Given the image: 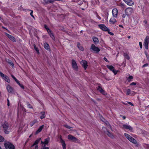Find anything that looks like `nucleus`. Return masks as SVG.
Listing matches in <instances>:
<instances>
[{"mask_svg": "<svg viewBox=\"0 0 149 149\" xmlns=\"http://www.w3.org/2000/svg\"><path fill=\"white\" fill-rule=\"evenodd\" d=\"M4 133L6 134H8L10 132V128L9 126V125L6 122H5L2 125Z\"/></svg>", "mask_w": 149, "mask_h": 149, "instance_id": "obj_1", "label": "nucleus"}, {"mask_svg": "<svg viewBox=\"0 0 149 149\" xmlns=\"http://www.w3.org/2000/svg\"><path fill=\"white\" fill-rule=\"evenodd\" d=\"M120 126L123 129L128 130L130 131H132L133 130L132 128L130 126L127 124H124L121 123L120 124Z\"/></svg>", "mask_w": 149, "mask_h": 149, "instance_id": "obj_2", "label": "nucleus"}, {"mask_svg": "<svg viewBox=\"0 0 149 149\" xmlns=\"http://www.w3.org/2000/svg\"><path fill=\"white\" fill-rule=\"evenodd\" d=\"M124 135L125 137L130 142L134 144L136 143V141L130 135L126 133H124Z\"/></svg>", "mask_w": 149, "mask_h": 149, "instance_id": "obj_3", "label": "nucleus"}, {"mask_svg": "<svg viewBox=\"0 0 149 149\" xmlns=\"http://www.w3.org/2000/svg\"><path fill=\"white\" fill-rule=\"evenodd\" d=\"M4 145L6 149H15L14 146L10 142H5Z\"/></svg>", "mask_w": 149, "mask_h": 149, "instance_id": "obj_4", "label": "nucleus"}, {"mask_svg": "<svg viewBox=\"0 0 149 149\" xmlns=\"http://www.w3.org/2000/svg\"><path fill=\"white\" fill-rule=\"evenodd\" d=\"M0 76L1 77L2 79L4 80L5 81L8 83L10 82V80L9 77L7 75L4 74L2 72L0 71Z\"/></svg>", "mask_w": 149, "mask_h": 149, "instance_id": "obj_5", "label": "nucleus"}, {"mask_svg": "<svg viewBox=\"0 0 149 149\" xmlns=\"http://www.w3.org/2000/svg\"><path fill=\"white\" fill-rule=\"evenodd\" d=\"M91 49L94 52L98 53L100 51V49L97 47L95 46L94 44H92L91 45Z\"/></svg>", "mask_w": 149, "mask_h": 149, "instance_id": "obj_6", "label": "nucleus"}, {"mask_svg": "<svg viewBox=\"0 0 149 149\" xmlns=\"http://www.w3.org/2000/svg\"><path fill=\"white\" fill-rule=\"evenodd\" d=\"M125 11L127 16H130L133 12L134 10L131 7H128L125 9Z\"/></svg>", "mask_w": 149, "mask_h": 149, "instance_id": "obj_7", "label": "nucleus"}, {"mask_svg": "<svg viewBox=\"0 0 149 149\" xmlns=\"http://www.w3.org/2000/svg\"><path fill=\"white\" fill-rule=\"evenodd\" d=\"M149 42V37L148 36H147L144 39L143 43V45L146 49H148Z\"/></svg>", "mask_w": 149, "mask_h": 149, "instance_id": "obj_8", "label": "nucleus"}, {"mask_svg": "<svg viewBox=\"0 0 149 149\" xmlns=\"http://www.w3.org/2000/svg\"><path fill=\"white\" fill-rule=\"evenodd\" d=\"M72 65L74 70L76 71H77L78 70V68L77 65V63L76 61L74 59H72Z\"/></svg>", "mask_w": 149, "mask_h": 149, "instance_id": "obj_9", "label": "nucleus"}, {"mask_svg": "<svg viewBox=\"0 0 149 149\" xmlns=\"http://www.w3.org/2000/svg\"><path fill=\"white\" fill-rule=\"evenodd\" d=\"M99 28L103 31H108L109 29L104 24H100L98 25Z\"/></svg>", "mask_w": 149, "mask_h": 149, "instance_id": "obj_10", "label": "nucleus"}, {"mask_svg": "<svg viewBox=\"0 0 149 149\" xmlns=\"http://www.w3.org/2000/svg\"><path fill=\"white\" fill-rule=\"evenodd\" d=\"M81 63L83 67L84 68L85 70H86L87 66H88L87 65V62L85 60H82Z\"/></svg>", "mask_w": 149, "mask_h": 149, "instance_id": "obj_11", "label": "nucleus"}, {"mask_svg": "<svg viewBox=\"0 0 149 149\" xmlns=\"http://www.w3.org/2000/svg\"><path fill=\"white\" fill-rule=\"evenodd\" d=\"M127 5L131 6L134 4V2L132 0H123Z\"/></svg>", "mask_w": 149, "mask_h": 149, "instance_id": "obj_12", "label": "nucleus"}, {"mask_svg": "<svg viewBox=\"0 0 149 149\" xmlns=\"http://www.w3.org/2000/svg\"><path fill=\"white\" fill-rule=\"evenodd\" d=\"M107 67L110 69L111 71H112L115 75H116L117 73V71L114 70V67L112 66L107 65Z\"/></svg>", "mask_w": 149, "mask_h": 149, "instance_id": "obj_13", "label": "nucleus"}, {"mask_svg": "<svg viewBox=\"0 0 149 149\" xmlns=\"http://www.w3.org/2000/svg\"><path fill=\"white\" fill-rule=\"evenodd\" d=\"M68 138L69 139H70L73 141L76 142L77 141V139L75 137L72 136L71 135H69L68 137Z\"/></svg>", "mask_w": 149, "mask_h": 149, "instance_id": "obj_14", "label": "nucleus"}, {"mask_svg": "<svg viewBox=\"0 0 149 149\" xmlns=\"http://www.w3.org/2000/svg\"><path fill=\"white\" fill-rule=\"evenodd\" d=\"M6 89L8 92L10 93H11L13 91V88H12L10 85L8 84H7L6 85Z\"/></svg>", "mask_w": 149, "mask_h": 149, "instance_id": "obj_15", "label": "nucleus"}, {"mask_svg": "<svg viewBox=\"0 0 149 149\" xmlns=\"http://www.w3.org/2000/svg\"><path fill=\"white\" fill-rule=\"evenodd\" d=\"M50 138L49 137H48L45 139V141H44V142L41 141V144H44L45 145L44 146H45L46 145H47V144H48V143H49V142L50 141Z\"/></svg>", "mask_w": 149, "mask_h": 149, "instance_id": "obj_16", "label": "nucleus"}, {"mask_svg": "<svg viewBox=\"0 0 149 149\" xmlns=\"http://www.w3.org/2000/svg\"><path fill=\"white\" fill-rule=\"evenodd\" d=\"M97 89L103 95H106L107 94V93L104 91L100 86H98V87L97 88Z\"/></svg>", "mask_w": 149, "mask_h": 149, "instance_id": "obj_17", "label": "nucleus"}, {"mask_svg": "<svg viewBox=\"0 0 149 149\" xmlns=\"http://www.w3.org/2000/svg\"><path fill=\"white\" fill-rule=\"evenodd\" d=\"M112 13L113 17H116L117 16V9L116 8L113 9L112 11Z\"/></svg>", "mask_w": 149, "mask_h": 149, "instance_id": "obj_18", "label": "nucleus"}, {"mask_svg": "<svg viewBox=\"0 0 149 149\" xmlns=\"http://www.w3.org/2000/svg\"><path fill=\"white\" fill-rule=\"evenodd\" d=\"M6 34L7 36V37L9 39H10L11 41H12L13 42H15L16 41L14 37L8 33H6Z\"/></svg>", "mask_w": 149, "mask_h": 149, "instance_id": "obj_19", "label": "nucleus"}, {"mask_svg": "<svg viewBox=\"0 0 149 149\" xmlns=\"http://www.w3.org/2000/svg\"><path fill=\"white\" fill-rule=\"evenodd\" d=\"M44 126V125H42L41 126H40L38 129L37 130L36 132V134H37L39 132H41L42 129L43 128Z\"/></svg>", "mask_w": 149, "mask_h": 149, "instance_id": "obj_20", "label": "nucleus"}, {"mask_svg": "<svg viewBox=\"0 0 149 149\" xmlns=\"http://www.w3.org/2000/svg\"><path fill=\"white\" fill-rule=\"evenodd\" d=\"M93 41L95 45L97 44L99 42V40L98 38L96 37H93L92 38Z\"/></svg>", "mask_w": 149, "mask_h": 149, "instance_id": "obj_21", "label": "nucleus"}, {"mask_svg": "<svg viewBox=\"0 0 149 149\" xmlns=\"http://www.w3.org/2000/svg\"><path fill=\"white\" fill-rule=\"evenodd\" d=\"M60 141L63 146V149H66V144L65 143L63 139H61Z\"/></svg>", "mask_w": 149, "mask_h": 149, "instance_id": "obj_22", "label": "nucleus"}, {"mask_svg": "<svg viewBox=\"0 0 149 149\" xmlns=\"http://www.w3.org/2000/svg\"><path fill=\"white\" fill-rule=\"evenodd\" d=\"M48 33L52 40H54L55 39V37L52 31H51L50 32H48Z\"/></svg>", "mask_w": 149, "mask_h": 149, "instance_id": "obj_23", "label": "nucleus"}, {"mask_svg": "<svg viewBox=\"0 0 149 149\" xmlns=\"http://www.w3.org/2000/svg\"><path fill=\"white\" fill-rule=\"evenodd\" d=\"M133 77L132 76H131L130 74H129V77L127 78V80L128 81V82H130L132 81V79H133Z\"/></svg>", "mask_w": 149, "mask_h": 149, "instance_id": "obj_24", "label": "nucleus"}, {"mask_svg": "<svg viewBox=\"0 0 149 149\" xmlns=\"http://www.w3.org/2000/svg\"><path fill=\"white\" fill-rule=\"evenodd\" d=\"M109 22L111 24H113L116 22V21L114 18H111L110 19Z\"/></svg>", "mask_w": 149, "mask_h": 149, "instance_id": "obj_25", "label": "nucleus"}, {"mask_svg": "<svg viewBox=\"0 0 149 149\" xmlns=\"http://www.w3.org/2000/svg\"><path fill=\"white\" fill-rule=\"evenodd\" d=\"M41 138H39L37 140H36L34 143L33 144V145L31 146V147H33L34 146L37 145V144L38 143L40 142V140L41 139Z\"/></svg>", "mask_w": 149, "mask_h": 149, "instance_id": "obj_26", "label": "nucleus"}, {"mask_svg": "<svg viewBox=\"0 0 149 149\" xmlns=\"http://www.w3.org/2000/svg\"><path fill=\"white\" fill-rule=\"evenodd\" d=\"M55 1H59L60 0H48L46 1V3L47 4H48L49 3H52Z\"/></svg>", "mask_w": 149, "mask_h": 149, "instance_id": "obj_27", "label": "nucleus"}, {"mask_svg": "<svg viewBox=\"0 0 149 149\" xmlns=\"http://www.w3.org/2000/svg\"><path fill=\"white\" fill-rule=\"evenodd\" d=\"M44 46L45 48L47 50H48L49 49V46L47 43H45L44 44Z\"/></svg>", "mask_w": 149, "mask_h": 149, "instance_id": "obj_28", "label": "nucleus"}, {"mask_svg": "<svg viewBox=\"0 0 149 149\" xmlns=\"http://www.w3.org/2000/svg\"><path fill=\"white\" fill-rule=\"evenodd\" d=\"M107 134L109 137L113 139L114 138V136L112 134L110 133L108 131H107Z\"/></svg>", "mask_w": 149, "mask_h": 149, "instance_id": "obj_29", "label": "nucleus"}, {"mask_svg": "<svg viewBox=\"0 0 149 149\" xmlns=\"http://www.w3.org/2000/svg\"><path fill=\"white\" fill-rule=\"evenodd\" d=\"M77 46L78 48L81 51H83L84 49L82 46L79 43H77Z\"/></svg>", "mask_w": 149, "mask_h": 149, "instance_id": "obj_30", "label": "nucleus"}, {"mask_svg": "<svg viewBox=\"0 0 149 149\" xmlns=\"http://www.w3.org/2000/svg\"><path fill=\"white\" fill-rule=\"evenodd\" d=\"M38 122L36 120H34L33 121H31L30 123V125L31 127L33 126L35 124L37 123Z\"/></svg>", "mask_w": 149, "mask_h": 149, "instance_id": "obj_31", "label": "nucleus"}, {"mask_svg": "<svg viewBox=\"0 0 149 149\" xmlns=\"http://www.w3.org/2000/svg\"><path fill=\"white\" fill-rule=\"evenodd\" d=\"M40 114H41V115L40 116V118L41 119H42L45 117V113L44 111H42L41 112Z\"/></svg>", "mask_w": 149, "mask_h": 149, "instance_id": "obj_32", "label": "nucleus"}, {"mask_svg": "<svg viewBox=\"0 0 149 149\" xmlns=\"http://www.w3.org/2000/svg\"><path fill=\"white\" fill-rule=\"evenodd\" d=\"M123 56L127 60H129L130 59V57L129 56L128 54L127 53H124Z\"/></svg>", "mask_w": 149, "mask_h": 149, "instance_id": "obj_33", "label": "nucleus"}, {"mask_svg": "<svg viewBox=\"0 0 149 149\" xmlns=\"http://www.w3.org/2000/svg\"><path fill=\"white\" fill-rule=\"evenodd\" d=\"M44 26L45 28L47 30L48 33V32H50L51 31L50 29L47 27L46 25H44Z\"/></svg>", "mask_w": 149, "mask_h": 149, "instance_id": "obj_34", "label": "nucleus"}, {"mask_svg": "<svg viewBox=\"0 0 149 149\" xmlns=\"http://www.w3.org/2000/svg\"><path fill=\"white\" fill-rule=\"evenodd\" d=\"M26 104L28 108L32 109L33 108L32 106L28 102H26Z\"/></svg>", "mask_w": 149, "mask_h": 149, "instance_id": "obj_35", "label": "nucleus"}, {"mask_svg": "<svg viewBox=\"0 0 149 149\" xmlns=\"http://www.w3.org/2000/svg\"><path fill=\"white\" fill-rule=\"evenodd\" d=\"M8 63L13 68L14 67V64L11 61H9L8 62Z\"/></svg>", "mask_w": 149, "mask_h": 149, "instance_id": "obj_36", "label": "nucleus"}, {"mask_svg": "<svg viewBox=\"0 0 149 149\" xmlns=\"http://www.w3.org/2000/svg\"><path fill=\"white\" fill-rule=\"evenodd\" d=\"M63 126L66 128H67L70 129H72V127H70L68 125H63Z\"/></svg>", "mask_w": 149, "mask_h": 149, "instance_id": "obj_37", "label": "nucleus"}, {"mask_svg": "<svg viewBox=\"0 0 149 149\" xmlns=\"http://www.w3.org/2000/svg\"><path fill=\"white\" fill-rule=\"evenodd\" d=\"M120 6L123 8H125V5L123 3H121Z\"/></svg>", "mask_w": 149, "mask_h": 149, "instance_id": "obj_38", "label": "nucleus"}, {"mask_svg": "<svg viewBox=\"0 0 149 149\" xmlns=\"http://www.w3.org/2000/svg\"><path fill=\"white\" fill-rule=\"evenodd\" d=\"M107 126L108 127H109L111 129V127L110 125L109 124V123L107 122L106 121V122L105 123Z\"/></svg>", "mask_w": 149, "mask_h": 149, "instance_id": "obj_39", "label": "nucleus"}, {"mask_svg": "<svg viewBox=\"0 0 149 149\" xmlns=\"http://www.w3.org/2000/svg\"><path fill=\"white\" fill-rule=\"evenodd\" d=\"M29 10L30 11H31L30 13V15H31V16L32 17H33V18L34 19H35V17H34V16H33V11L32 10Z\"/></svg>", "mask_w": 149, "mask_h": 149, "instance_id": "obj_40", "label": "nucleus"}, {"mask_svg": "<svg viewBox=\"0 0 149 149\" xmlns=\"http://www.w3.org/2000/svg\"><path fill=\"white\" fill-rule=\"evenodd\" d=\"M34 47L35 49L37 52V53H39V52L38 48L36 47V46L35 45H34Z\"/></svg>", "mask_w": 149, "mask_h": 149, "instance_id": "obj_41", "label": "nucleus"}, {"mask_svg": "<svg viewBox=\"0 0 149 149\" xmlns=\"http://www.w3.org/2000/svg\"><path fill=\"white\" fill-rule=\"evenodd\" d=\"M4 141V139L3 137L1 136L0 135V142H3Z\"/></svg>", "mask_w": 149, "mask_h": 149, "instance_id": "obj_42", "label": "nucleus"}, {"mask_svg": "<svg viewBox=\"0 0 149 149\" xmlns=\"http://www.w3.org/2000/svg\"><path fill=\"white\" fill-rule=\"evenodd\" d=\"M131 93V90L130 89H127V95H129Z\"/></svg>", "mask_w": 149, "mask_h": 149, "instance_id": "obj_43", "label": "nucleus"}, {"mask_svg": "<svg viewBox=\"0 0 149 149\" xmlns=\"http://www.w3.org/2000/svg\"><path fill=\"white\" fill-rule=\"evenodd\" d=\"M145 54L147 58L148 59H149V56L148 54V53L146 51L145 52Z\"/></svg>", "mask_w": 149, "mask_h": 149, "instance_id": "obj_44", "label": "nucleus"}, {"mask_svg": "<svg viewBox=\"0 0 149 149\" xmlns=\"http://www.w3.org/2000/svg\"><path fill=\"white\" fill-rule=\"evenodd\" d=\"M137 84V82H133L131 83L130 85H136Z\"/></svg>", "mask_w": 149, "mask_h": 149, "instance_id": "obj_45", "label": "nucleus"}, {"mask_svg": "<svg viewBox=\"0 0 149 149\" xmlns=\"http://www.w3.org/2000/svg\"><path fill=\"white\" fill-rule=\"evenodd\" d=\"M19 85L22 88H23V89H24V87L22 85V84H21L20 83H19Z\"/></svg>", "mask_w": 149, "mask_h": 149, "instance_id": "obj_46", "label": "nucleus"}, {"mask_svg": "<svg viewBox=\"0 0 149 149\" xmlns=\"http://www.w3.org/2000/svg\"><path fill=\"white\" fill-rule=\"evenodd\" d=\"M139 45L140 48L141 49H142V43L141 42H139Z\"/></svg>", "mask_w": 149, "mask_h": 149, "instance_id": "obj_47", "label": "nucleus"}, {"mask_svg": "<svg viewBox=\"0 0 149 149\" xmlns=\"http://www.w3.org/2000/svg\"><path fill=\"white\" fill-rule=\"evenodd\" d=\"M148 63L145 64L142 66V67L143 68L144 67H147L148 66Z\"/></svg>", "mask_w": 149, "mask_h": 149, "instance_id": "obj_48", "label": "nucleus"}, {"mask_svg": "<svg viewBox=\"0 0 149 149\" xmlns=\"http://www.w3.org/2000/svg\"><path fill=\"white\" fill-rule=\"evenodd\" d=\"M103 59L105 61H106L107 62H109V61L107 59V58L106 57H104L103 58Z\"/></svg>", "mask_w": 149, "mask_h": 149, "instance_id": "obj_49", "label": "nucleus"}, {"mask_svg": "<svg viewBox=\"0 0 149 149\" xmlns=\"http://www.w3.org/2000/svg\"><path fill=\"white\" fill-rule=\"evenodd\" d=\"M41 149H49V148L48 147H45H45Z\"/></svg>", "mask_w": 149, "mask_h": 149, "instance_id": "obj_50", "label": "nucleus"}, {"mask_svg": "<svg viewBox=\"0 0 149 149\" xmlns=\"http://www.w3.org/2000/svg\"><path fill=\"white\" fill-rule=\"evenodd\" d=\"M11 76L15 80L16 79H17L13 75H11Z\"/></svg>", "mask_w": 149, "mask_h": 149, "instance_id": "obj_51", "label": "nucleus"}, {"mask_svg": "<svg viewBox=\"0 0 149 149\" xmlns=\"http://www.w3.org/2000/svg\"><path fill=\"white\" fill-rule=\"evenodd\" d=\"M122 17L123 18H125V17H126V14H123L122 15Z\"/></svg>", "mask_w": 149, "mask_h": 149, "instance_id": "obj_52", "label": "nucleus"}, {"mask_svg": "<svg viewBox=\"0 0 149 149\" xmlns=\"http://www.w3.org/2000/svg\"><path fill=\"white\" fill-rule=\"evenodd\" d=\"M128 103L129 104H130V105H131V106H133V105H133V104L131 102H128Z\"/></svg>", "mask_w": 149, "mask_h": 149, "instance_id": "obj_53", "label": "nucleus"}, {"mask_svg": "<svg viewBox=\"0 0 149 149\" xmlns=\"http://www.w3.org/2000/svg\"><path fill=\"white\" fill-rule=\"evenodd\" d=\"M7 102H8L7 105L8 106H9V101L8 99H7Z\"/></svg>", "mask_w": 149, "mask_h": 149, "instance_id": "obj_54", "label": "nucleus"}, {"mask_svg": "<svg viewBox=\"0 0 149 149\" xmlns=\"http://www.w3.org/2000/svg\"><path fill=\"white\" fill-rule=\"evenodd\" d=\"M120 116L122 117L124 119H125L126 118V117L124 116H123L122 115H120Z\"/></svg>", "mask_w": 149, "mask_h": 149, "instance_id": "obj_55", "label": "nucleus"}, {"mask_svg": "<svg viewBox=\"0 0 149 149\" xmlns=\"http://www.w3.org/2000/svg\"><path fill=\"white\" fill-rule=\"evenodd\" d=\"M15 81L17 82V84H18V83H19V81L17 79H16L15 80Z\"/></svg>", "mask_w": 149, "mask_h": 149, "instance_id": "obj_56", "label": "nucleus"}, {"mask_svg": "<svg viewBox=\"0 0 149 149\" xmlns=\"http://www.w3.org/2000/svg\"><path fill=\"white\" fill-rule=\"evenodd\" d=\"M15 81L17 82V84H18V83H19V81L17 79H16L15 80Z\"/></svg>", "mask_w": 149, "mask_h": 149, "instance_id": "obj_57", "label": "nucleus"}, {"mask_svg": "<svg viewBox=\"0 0 149 149\" xmlns=\"http://www.w3.org/2000/svg\"><path fill=\"white\" fill-rule=\"evenodd\" d=\"M35 146V149H38V146L37 145H36Z\"/></svg>", "mask_w": 149, "mask_h": 149, "instance_id": "obj_58", "label": "nucleus"}, {"mask_svg": "<svg viewBox=\"0 0 149 149\" xmlns=\"http://www.w3.org/2000/svg\"><path fill=\"white\" fill-rule=\"evenodd\" d=\"M97 17L98 19L100 20L101 19V17L99 15H97Z\"/></svg>", "mask_w": 149, "mask_h": 149, "instance_id": "obj_59", "label": "nucleus"}, {"mask_svg": "<svg viewBox=\"0 0 149 149\" xmlns=\"http://www.w3.org/2000/svg\"><path fill=\"white\" fill-rule=\"evenodd\" d=\"M119 26H120V27H122V28H123V26L122 25H120H120H119Z\"/></svg>", "mask_w": 149, "mask_h": 149, "instance_id": "obj_60", "label": "nucleus"}, {"mask_svg": "<svg viewBox=\"0 0 149 149\" xmlns=\"http://www.w3.org/2000/svg\"><path fill=\"white\" fill-rule=\"evenodd\" d=\"M109 33L112 35H113V33L110 32Z\"/></svg>", "mask_w": 149, "mask_h": 149, "instance_id": "obj_61", "label": "nucleus"}, {"mask_svg": "<svg viewBox=\"0 0 149 149\" xmlns=\"http://www.w3.org/2000/svg\"><path fill=\"white\" fill-rule=\"evenodd\" d=\"M144 22H145V23H146L147 22V21L146 20L144 21Z\"/></svg>", "mask_w": 149, "mask_h": 149, "instance_id": "obj_62", "label": "nucleus"}, {"mask_svg": "<svg viewBox=\"0 0 149 149\" xmlns=\"http://www.w3.org/2000/svg\"><path fill=\"white\" fill-rule=\"evenodd\" d=\"M32 135V134H31V135L29 136V137H31V136Z\"/></svg>", "mask_w": 149, "mask_h": 149, "instance_id": "obj_63", "label": "nucleus"}, {"mask_svg": "<svg viewBox=\"0 0 149 149\" xmlns=\"http://www.w3.org/2000/svg\"><path fill=\"white\" fill-rule=\"evenodd\" d=\"M128 38H130V36H128Z\"/></svg>", "mask_w": 149, "mask_h": 149, "instance_id": "obj_64", "label": "nucleus"}]
</instances>
